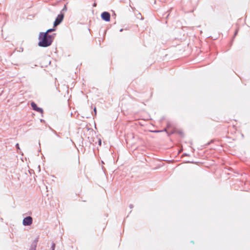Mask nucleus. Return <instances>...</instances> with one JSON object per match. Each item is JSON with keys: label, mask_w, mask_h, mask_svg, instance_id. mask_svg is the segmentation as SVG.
<instances>
[{"label": "nucleus", "mask_w": 250, "mask_h": 250, "mask_svg": "<svg viewBox=\"0 0 250 250\" xmlns=\"http://www.w3.org/2000/svg\"><path fill=\"white\" fill-rule=\"evenodd\" d=\"M55 35V34L49 35L46 34V33L41 32L39 37V46L46 47L51 45L53 41Z\"/></svg>", "instance_id": "nucleus-1"}, {"label": "nucleus", "mask_w": 250, "mask_h": 250, "mask_svg": "<svg viewBox=\"0 0 250 250\" xmlns=\"http://www.w3.org/2000/svg\"><path fill=\"white\" fill-rule=\"evenodd\" d=\"M64 18V15L62 13H61L58 15L54 22V26H57L59 25L62 21Z\"/></svg>", "instance_id": "nucleus-2"}, {"label": "nucleus", "mask_w": 250, "mask_h": 250, "mask_svg": "<svg viewBox=\"0 0 250 250\" xmlns=\"http://www.w3.org/2000/svg\"><path fill=\"white\" fill-rule=\"evenodd\" d=\"M33 219L32 217L29 216L25 217L23 219L22 224L24 226H30L32 224Z\"/></svg>", "instance_id": "nucleus-3"}, {"label": "nucleus", "mask_w": 250, "mask_h": 250, "mask_svg": "<svg viewBox=\"0 0 250 250\" xmlns=\"http://www.w3.org/2000/svg\"><path fill=\"white\" fill-rule=\"evenodd\" d=\"M101 18L105 21H109L110 20V14L108 12H104L101 14Z\"/></svg>", "instance_id": "nucleus-4"}, {"label": "nucleus", "mask_w": 250, "mask_h": 250, "mask_svg": "<svg viewBox=\"0 0 250 250\" xmlns=\"http://www.w3.org/2000/svg\"><path fill=\"white\" fill-rule=\"evenodd\" d=\"M31 106L33 110L41 113H43L42 109L40 107H38L34 102H33L31 103Z\"/></svg>", "instance_id": "nucleus-5"}, {"label": "nucleus", "mask_w": 250, "mask_h": 250, "mask_svg": "<svg viewBox=\"0 0 250 250\" xmlns=\"http://www.w3.org/2000/svg\"><path fill=\"white\" fill-rule=\"evenodd\" d=\"M38 242V238H36L31 245L30 250H36L37 243Z\"/></svg>", "instance_id": "nucleus-6"}, {"label": "nucleus", "mask_w": 250, "mask_h": 250, "mask_svg": "<svg viewBox=\"0 0 250 250\" xmlns=\"http://www.w3.org/2000/svg\"><path fill=\"white\" fill-rule=\"evenodd\" d=\"M55 30V29L54 28H51L47 30L45 33H46V34H48V33H51L52 31H54Z\"/></svg>", "instance_id": "nucleus-7"}, {"label": "nucleus", "mask_w": 250, "mask_h": 250, "mask_svg": "<svg viewBox=\"0 0 250 250\" xmlns=\"http://www.w3.org/2000/svg\"><path fill=\"white\" fill-rule=\"evenodd\" d=\"M55 248V244L54 243H52L51 245V250H54Z\"/></svg>", "instance_id": "nucleus-8"}, {"label": "nucleus", "mask_w": 250, "mask_h": 250, "mask_svg": "<svg viewBox=\"0 0 250 250\" xmlns=\"http://www.w3.org/2000/svg\"><path fill=\"white\" fill-rule=\"evenodd\" d=\"M16 148H17V149L18 150H20V146H19V144H17L16 145Z\"/></svg>", "instance_id": "nucleus-9"}, {"label": "nucleus", "mask_w": 250, "mask_h": 250, "mask_svg": "<svg viewBox=\"0 0 250 250\" xmlns=\"http://www.w3.org/2000/svg\"><path fill=\"white\" fill-rule=\"evenodd\" d=\"M94 111L95 115H96V113H97V110H96V107H95L94 108Z\"/></svg>", "instance_id": "nucleus-10"}, {"label": "nucleus", "mask_w": 250, "mask_h": 250, "mask_svg": "<svg viewBox=\"0 0 250 250\" xmlns=\"http://www.w3.org/2000/svg\"><path fill=\"white\" fill-rule=\"evenodd\" d=\"M52 131H53L54 133H55V134H56V133H57L56 131L55 130H53V129H52Z\"/></svg>", "instance_id": "nucleus-11"}, {"label": "nucleus", "mask_w": 250, "mask_h": 250, "mask_svg": "<svg viewBox=\"0 0 250 250\" xmlns=\"http://www.w3.org/2000/svg\"><path fill=\"white\" fill-rule=\"evenodd\" d=\"M129 207H130V208H133V205H130L129 206Z\"/></svg>", "instance_id": "nucleus-12"}, {"label": "nucleus", "mask_w": 250, "mask_h": 250, "mask_svg": "<svg viewBox=\"0 0 250 250\" xmlns=\"http://www.w3.org/2000/svg\"><path fill=\"white\" fill-rule=\"evenodd\" d=\"M64 9H65V10H66V6H64V8L63 9V10H64Z\"/></svg>", "instance_id": "nucleus-13"}, {"label": "nucleus", "mask_w": 250, "mask_h": 250, "mask_svg": "<svg viewBox=\"0 0 250 250\" xmlns=\"http://www.w3.org/2000/svg\"><path fill=\"white\" fill-rule=\"evenodd\" d=\"M99 143H100V145L101 144V140H100V141H99Z\"/></svg>", "instance_id": "nucleus-14"}, {"label": "nucleus", "mask_w": 250, "mask_h": 250, "mask_svg": "<svg viewBox=\"0 0 250 250\" xmlns=\"http://www.w3.org/2000/svg\"><path fill=\"white\" fill-rule=\"evenodd\" d=\"M123 30V29H121L120 30V31L121 32V31H122Z\"/></svg>", "instance_id": "nucleus-15"}]
</instances>
